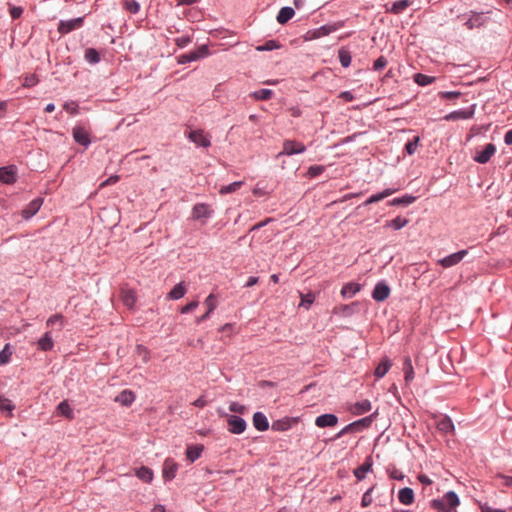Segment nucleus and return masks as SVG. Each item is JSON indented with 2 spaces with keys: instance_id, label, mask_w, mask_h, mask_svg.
I'll list each match as a JSON object with an SVG mask.
<instances>
[{
  "instance_id": "obj_15",
  "label": "nucleus",
  "mask_w": 512,
  "mask_h": 512,
  "mask_svg": "<svg viewBox=\"0 0 512 512\" xmlns=\"http://www.w3.org/2000/svg\"><path fill=\"white\" fill-rule=\"evenodd\" d=\"M212 210L207 204L199 203L193 207L192 216L194 219L209 218Z\"/></svg>"
},
{
  "instance_id": "obj_36",
  "label": "nucleus",
  "mask_w": 512,
  "mask_h": 512,
  "mask_svg": "<svg viewBox=\"0 0 512 512\" xmlns=\"http://www.w3.org/2000/svg\"><path fill=\"white\" fill-rule=\"evenodd\" d=\"M416 200V197L414 196H411V195H404L402 197H399V198H394L392 201L389 202L390 205L392 206H398V205H410L412 204L413 202H415Z\"/></svg>"
},
{
  "instance_id": "obj_31",
  "label": "nucleus",
  "mask_w": 512,
  "mask_h": 512,
  "mask_svg": "<svg viewBox=\"0 0 512 512\" xmlns=\"http://www.w3.org/2000/svg\"><path fill=\"white\" fill-rule=\"evenodd\" d=\"M54 346L50 332H46L43 337L38 340V347L42 351H50Z\"/></svg>"
},
{
  "instance_id": "obj_58",
  "label": "nucleus",
  "mask_w": 512,
  "mask_h": 512,
  "mask_svg": "<svg viewBox=\"0 0 512 512\" xmlns=\"http://www.w3.org/2000/svg\"><path fill=\"white\" fill-rule=\"evenodd\" d=\"M323 171H324V167L321 165L311 166L308 169V175L310 177H316V176H319L320 174H322Z\"/></svg>"
},
{
  "instance_id": "obj_16",
  "label": "nucleus",
  "mask_w": 512,
  "mask_h": 512,
  "mask_svg": "<svg viewBox=\"0 0 512 512\" xmlns=\"http://www.w3.org/2000/svg\"><path fill=\"white\" fill-rule=\"evenodd\" d=\"M473 114H474V110L473 109H470V110H457V111H453L449 114H447L446 116H444V119L447 120V121H456V120H461V119H470L473 117Z\"/></svg>"
},
{
  "instance_id": "obj_49",
  "label": "nucleus",
  "mask_w": 512,
  "mask_h": 512,
  "mask_svg": "<svg viewBox=\"0 0 512 512\" xmlns=\"http://www.w3.org/2000/svg\"><path fill=\"white\" fill-rule=\"evenodd\" d=\"M300 296H301V303H300V306H304L306 309H308L310 307V305L314 302L315 300V296L314 294L312 293H308V294H302L300 293Z\"/></svg>"
},
{
  "instance_id": "obj_64",
  "label": "nucleus",
  "mask_w": 512,
  "mask_h": 512,
  "mask_svg": "<svg viewBox=\"0 0 512 512\" xmlns=\"http://www.w3.org/2000/svg\"><path fill=\"white\" fill-rule=\"evenodd\" d=\"M387 65V60L381 56L374 62V69L381 70Z\"/></svg>"
},
{
  "instance_id": "obj_63",
  "label": "nucleus",
  "mask_w": 512,
  "mask_h": 512,
  "mask_svg": "<svg viewBox=\"0 0 512 512\" xmlns=\"http://www.w3.org/2000/svg\"><path fill=\"white\" fill-rule=\"evenodd\" d=\"M479 506H480L481 512H507L505 510L492 508L487 503H481Z\"/></svg>"
},
{
  "instance_id": "obj_30",
  "label": "nucleus",
  "mask_w": 512,
  "mask_h": 512,
  "mask_svg": "<svg viewBox=\"0 0 512 512\" xmlns=\"http://www.w3.org/2000/svg\"><path fill=\"white\" fill-rule=\"evenodd\" d=\"M412 2L410 0H399L392 4L391 8H388L387 11L393 14H400L405 11Z\"/></svg>"
},
{
  "instance_id": "obj_42",
  "label": "nucleus",
  "mask_w": 512,
  "mask_h": 512,
  "mask_svg": "<svg viewBox=\"0 0 512 512\" xmlns=\"http://www.w3.org/2000/svg\"><path fill=\"white\" fill-rule=\"evenodd\" d=\"M243 185L242 181H236L229 185L222 186L219 190L220 194L225 195L237 191Z\"/></svg>"
},
{
  "instance_id": "obj_1",
  "label": "nucleus",
  "mask_w": 512,
  "mask_h": 512,
  "mask_svg": "<svg viewBox=\"0 0 512 512\" xmlns=\"http://www.w3.org/2000/svg\"><path fill=\"white\" fill-rule=\"evenodd\" d=\"M460 500L453 491L447 492L442 499H434L431 501V507L437 512H456Z\"/></svg>"
},
{
  "instance_id": "obj_27",
  "label": "nucleus",
  "mask_w": 512,
  "mask_h": 512,
  "mask_svg": "<svg viewBox=\"0 0 512 512\" xmlns=\"http://www.w3.org/2000/svg\"><path fill=\"white\" fill-rule=\"evenodd\" d=\"M403 372L405 382L408 384L414 379V369L410 357H405L403 362Z\"/></svg>"
},
{
  "instance_id": "obj_45",
  "label": "nucleus",
  "mask_w": 512,
  "mask_h": 512,
  "mask_svg": "<svg viewBox=\"0 0 512 512\" xmlns=\"http://www.w3.org/2000/svg\"><path fill=\"white\" fill-rule=\"evenodd\" d=\"M12 351L10 350L9 344L0 351V365H4L10 361Z\"/></svg>"
},
{
  "instance_id": "obj_48",
  "label": "nucleus",
  "mask_w": 512,
  "mask_h": 512,
  "mask_svg": "<svg viewBox=\"0 0 512 512\" xmlns=\"http://www.w3.org/2000/svg\"><path fill=\"white\" fill-rule=\"evenodd\" d=\"M395 191L396 190H394V189H385L382 192L374 194L370 197L372 198V201L374 203H376V202H379V201L385 199L386 197L392 195Z\"/></svg>"
},
{
  "instance_id": "obj_28",
  "label": "nucleus",
  "mask_w": 512,
  "mask_h": 512,
  "mask_svg": "<svg viewBox=\"0 0 512 512\" xmlns=\"http://www.w3.org/2000/svg\"><path fill=\"white\" fill-rule=\"evenodd\" d=\"M371 402L367 399L353 405L351 411L355 415H361L371 410Z\"/></svg>"
},
{
  "instance_id": "obj_9",
  "label": "nucleus",
  "mask_w": 512,
  "mask_h": 512,
  "mask_svg": "<svg viewBox=\"0 0 512 512\" xmlns=\"http://www.w3.org/2000/svg\"><path fill=\"white\" fill-rule=\"evenodd\" d=\"M17 179V170L14 166L0 168V181L4 184H13Z\"/></svg>"
},
{
  "instance_id": "obj_24",
  "label": "nucleus",
  "mask_w": 512,
  "mask_h": 512,
  "mask_svg": "<svg viewBox=\"0 0 512 512\" xmlns=\"http://www.w3.org/2000/svg\"><path fill=\"white\" fill-rule=\"evenodd\" d=\"M121 300L126 307L132 308L136 303V296L134 291L130 289H122Z\"/></svg>"
},
{
  "instance_id": "obj_32",
  "label": "nucleus",
  "mask_w": 512,
  "mask_h": 512,
  "mask_svg": "<svg viewBox=\"0 0 512 512\" xmlns=\"http://www.w3.org/2000/svg\"><path fill=\"white\" fill-rule=\"evenodd\" d=\"M295 12L294 9L291 7H283L280 9L278 15H277V21L280 24L287 23L293 16Z\"/></svg>"
},
{
  "instance_id": "obj_40",
  "label": "nucleus",
  "mask_w": 512,
  "mask_h": 512,
  "mask_svg": "<svg viewBox=\"0 0 512 512\" xmlns=\"http://www.w3.org/2000/svg\"><path fill=\"white\" fill-rule=\"evenodd\" d=\"M338 56H339L340 63L343 67H348L350 65L351 54L348 50H346L345 48H341L338 51Z\"/></svg>"
},
{
  "instance_id": "obj_43",
  "label": "nucleus",
  "mask_w": 512,
  "mask_h": 512,
  "mask_svg": "<svg viewBox=\"0 0 512 512\" xmlns=\"http://www.w3.org/2000/svg\"><path fill=\"white\" fill-rule=\"evenodd\" d=\"M135 352L142 359V361L144 363H147L150 360V350L147 347H145L141 344H138L136 346Z\"/></svg>"
},
{
  "instance_id": "obj_23",
  "label": "nucleus",
  "mask_w": 512,
  "mask_h": 512,
  "mask_svg": "<svg viewBox=\"0 0 512 512\" xmlns=\"http://www.w3.org/2000/svg\"><path fill=\"white\" fill-rule=\"evenodd\" d=\"M203 445H189L186 449V457L190 462H194L197 460L202 452H203Z\"/></svg>"
},
{
  "instance_id": "obj_29",
  "label": "nucleus",
  "mask_w": 512,
  "mask_h": 512,
  "mask_svg": "<svg viewBox=\"0 0 512 512\" xmlns=\"http://www.w3.org/2000/svg\"><path fill=\"white\" fill-rule=\"evenodd\" d=\"M187 292L186 286L183 282L176 284L173 289L169 292L168 298L178 300L182 298Z\"/></svg>"
},
{
  "instance_id": "obj_39",
  "label": "nucleus",
  "mask_w": 512,
  "mask_h": 512,
  "mask_svg": "<svg viewBox=\"0 0 512 512\" xmlns=\"http://www.w3.org/2000/svg\"><path fill=\"white\" fill-rule=\"evenodd\" d=\"M273 91L270 89H261L258 91H255L251 94V97H253L256 100H268L272 97Z\"/></svg>"
},
{
  "instance_id": "obj_5",
  "label": "nucleus",
  "mask_w": 512,
  "mask_h": 512,
  "mask_svg": "<svg viewBox=\"0 0 512 512\" xmlns=\"http://www.w3.org/2000/svg\"><path fill=\"white\" fill-rule=\"evenodd\" d=\"M468 254V250H460L456 253L450 254L438 261V264L443 268H450L459 264L464 257Z\"/></svg>"
},
{
  "instance_id": "obj_59",
  "label": "nucleus",
  "mask_w": 512,
  "mask_h": 512,
  "mask_svg": "<svg viewBox=\"0 0 512 512\" xmlns=\"http://www.w3.org/2000/svg\"><path fill=\"white\" fill-rule=\"evenodd\" d=\"M496 480L499 481V485L501 486L512 487L511 476L499 475L497 476Z\"/></svg>"
},
{
  "instance_id": "obj_52",
  "label": "nucleus",
  "mask_w": 512,
  "mask_h": 512,
  "mask_svg": "<svg viewBox=\"0 0 512 512\" xmlns=\"http://www.w3.org/2000/svg\"><path fill=\"white\" fill-rule=\"evenodd\" d=\"M374 490V486H372L370 489H368L362 497L361 505L362 507H368L372 502V491Z\"/></svg>"
},
{
  "instance_id": "obj_26",
  "label": "nucleus",
  "mask_w": 512,
  "mask_h": 512,
  "mask_svg": "<svg viewBox=\"0 0 512 512\" xmlns=\"http://www.w3.org/2000/svg\"><path fill=\"white\" fill-rule=\"evenodd\" d=\"M392 366V363L390 361V359H388L387 357H385L379 364L378 366L376 367L375 369V372H374V375L377 377V378H382L386 375V373L389 371V369L391 368Z\"/></svg>"
},
{
  "instance_id": "obj_20",
  "label": "nucleus",
  "mask_w": 512,
  "mask_h": 512,
  "mask_svg": "<svg viewBox=\"0 0 512 512\" xmlns=\"http://www.w3.org/2000/svg\"><path fill=\"white\" fill-rule=\"evenodd\" d=\"M253 425L259 431H266L269 428L268 420L266 416L261 412L254 413Z\"/></svg>"
},
{
  "instance_id": "obj_14",
  "label": "nucleus",
  "mask_w": 512,
  "mask_h": 512,
  "mask_svg": "<svg viewBox=\"0 0 512 512\" xmlns=\"http://www.w3.org/2000/svg\"><path fill=\"white\" fill-rule=\"evenodd\" d=\"M42 205V199L36 198L32 200L22 211V216L25 219H29L34 216Z\"/></svg>"
},
{
  "instance_id": "obj_53",
  "label": "nucleus",
  "mask_w": 512,
  "mask_h": 512,
  "mask_svg": "<svg viewBox=\"0 0 512 512\" xmlns=\"http://www.w3.org/2000/svg\"><path fill=\"white\" fill-rule=\"evenodd\" d=\"M38 78L35 74H28L23 79V86L24 87H33L38 83Z\"/></svg>"
},
{
  "instance_id": "obj_10",
  "label": "nucleus",
  "mask_w": 512,
  "mask_h": 512,
  "mask_svg": "<svg viewBox=\"0 0 512 512\" xmlns=\"http://www.w3.org/2000/svg\"><path fill=\"white\" fill-rule=\"evenodd\" d=\"M390 295V288L385 282H379L374 287L372 297L375 301L382 302Z\"/></svg>"
},
{
  "instance_id": "obj_35",
  "label": "nucleus",
  "mask_w": 512,
  "mask_h": 512,
  "mask_svg": "<svg viewBox=\"0 0 512 512\" xmlns=\"http://www.w3.org/2000/svg\"><path fill=\"white\" fill-rule=\"evenodd\" d=\"M176 471H177L176 464L169 460H166L164 463V469H163L164 477L170 480L175 477Z\"/></svg>"
},
{
  "instance_id": "obj_51",
  "label": "nucleus",
  "mask_w": 512,
  "mask_h": 512,
  "mask_svg": "<svg viewBox=\"0 0 512 512\" xmlns=\"http://www.w3.org/2000/svg\"><path fill=\"white\" fill-rule=\"evenodd\" d=\"M482 25V21H481V16L480 15H476L470 19H468L466 22H465V26L468 28V29H474L475 27H479Z\"/></svg>"
},
{
  "instance_id": "obj_46",
  "label": "nucleus",
  "mask_w": 512,
  "mask_h": 512,
  "mask_svg": "<svg viewBox=\"0 0 512 512\" xmlns=\"http://www.w3.org/2000/svg\"><path fill=\"white\" fill-rule=\"evenodd\" d=\"M419 142H420V137L419 136H415L411 141H409L405 145V150L407 151V153L409 155H412V154L415 153V151L417 150V147L419 145Z\"/></svg>"
},
{
  "instance_id": "obj_13",
  "label": "nucleus",
  "mask_w": 512,
  "mask_h": 512,
  "mask_svg": "<svg viewBox=\"0 0 512 512\" xmlns=\"http://www.w3.org/2000/svg\"><path fill=\"white\" fill-rule=\"evenodd\" d=\"M335 30H336L335 26L324 25V26H321V27H319L317 29H314L312 31H308L306 39L307 40H312V39H317V38H320V37H323V36H327V35H329L331 32H333Z\"/></svg>"
},
{
  "instance_id": "obj_8",
  "label": "nucleus",
  "mask_w": 512,
  "mask_h": 512,
  "mask_svg": "<svg viewBox=\"0 0 512 512\" xmlns=\"http://www.w3.org/2000/svg\"><path fill=\"white\" fill-rule=\"evenodd\" d=\"M188 138L198 146L209 147L211 142L203 130H191L188 133Z\"/></svg>"
},
{
  "instance_id": "obj_37",
  "label": "nucleus",
  "mask_w": 512,
  "mask_h": 512,
  "mask_svg": "<svg viewBox=\"0 0 512 512\" xmlns=\"http://www.w3.org/2000/svg\"><path fill=\"white\" fill-rule=\"evenodd\" d=\"M136 475L139 479L149 483L153 478V472L148 467H141L137 470Z\"/></svg>"
},
{
  "instance_id": "obj_44",
  "label": "nucleus",
  "mask_w": 512,
  "mask_h": 512,
  "mask_svg": "<svg viewBox=\"0 0 512 512\" xmlns=\"http://www.w3.org/2000/svg\"><path fill=\"white\" fill-rule=\"evenodd\" d=\"M418 480L421 482V484L423 485V491L424 492H427L428 495H431L432 494V490L430 488V486L432 485L433 483V480L431 478H429L427 475L425 474H419L418 475Z\"/></svg>"
},
{
  "instance_id": "obj_2",
  "label": "nucleus",
  "mask_w": 512,
  "mask_h": 512,
  "mask_svg": "<svg viewBox=\"0 0 512 512\" xmlns=\"http://www.w3.org/2000/svg\"><path fill=\"white\" fill-rule=\"evenodd\" d=\"M495 152L496 146L492 143H488L481 150L476 151L473 159L480 164H485L490 161Z\"/></svg>"
},
{
  "instance_id": "obj_41",
  "label": "nucleus",
  "mask_w": 512,
  "mask_h": 512,
  "mask_svg": "<svg viewBox=\"0 0 512 512\" xmlns=\"http://www.w3.org/2000/svg\"><path fill=\"white\" fill-rule=\"evenodd\" d=\"M434 80V77L425 74L417 73L414 75V81L420 86H426L428 84H431Z\"/></svg>"
},
{
  "instance_id": "obj_6",
  "label": "nucleus",
  "mask_w": 512,
  "mask_h": 512,
  "mask_svg": "<svg viewBox=\"0 0 512 512\" xmlns=\"http://www.w3.org/2000/svg\"><path fill=\"white\" fill-rule=\"evenodd\" d=\"M228 430L233 434H241L246 429V422L239 416L228 415L227 416Z\"/></svg>"
},
{
  "instance_id": "obj_62",
  "label": "nucleus",
  "mask_w": 512,
  "mask_h": 512,
  "mask_svg": "<svg viewBox=\"0 0 512 512\" xmlns=\"http://www.w3.org/2000/svg\"><path fill=\"white\" fill-rule=\"evenodd\" d=\"M63 107L67 112H69L72 115H75L78 113V105L74 102L65 103Z\"/></svg>"
},
{
  "instance_id": "obj_3",
  "label": "nucleus",
  "mask_w": 512,
  "mask_h": 512,
  "mask_svg": "<svg viewBox=\"0 0 512 512\" xmlns=\"http://www.w3.org/2000/svg\"><path fill=\"white\" fill-rule=\"evenodd\" d=\"M306 150V147L304 144L294 141V140H285L283 142V149L282 151L277 155L279 158L282 155H293L298 153H303Z\"/></svg>"
},
{
  "instance_id": "obj_17",
  "label": "nucleus",
  "mask_w": 512,
  "mask_h": 512,
  "mask_svg": "<svg viewBox=\"0 0 512 512\" xmlns=\"http://www.w3.org/2000/svg\"><path fill=\"white\" fill-rule=\"evenodd\" d=\"M204 304L207 306V312L202 315L201 317L197 318L196 322L201 323L209 318L210 314L214 311V309L217 307V300L214 294H210Z\"/></svg>"
},
{
  "instance_id": "obj_25",
  "label": "nucleus",
  "mask_w": 512,
  "mask_h": 512,
  "mask_svg": "<svg viewBox=\"0 0 512 512\" xmlns=\"http://www.w3.org/2000/svg\"><path fill=\"white\" fill-rule=\"evenodd\" d=\"M361 290V285L358 283H347L341 289V295L344 298L352 297Z\"/></svg>"
},
{
  "instance_id": "obj_54",
  "label": "nucleus",
  "mask_w": 512,
  "mask_h": 512,
  "mask_svg": "<svg viewBox=\"0 0 512 512\" xmlns=\"http://www.w3.org/2000/svg\"><path fill=\"white\" fill-rule=\"evenodd\" d=\"M174 41H175V44H176L179 48H184V47H186L189 43H191L192 38H191V36H189V35H184V36H181V37L176 38Z\"/></svg>"
},
{
  "instance_id": "obj_61",
  "label": "nucleus",
  "mask_w": 512,
  "mask_h": 512,
  "mask_svg": "<svg viewBox=\"0 0 512 512\" xmlns=\"http://www.w3.org/2000/svg\"><path fill=\"white\" fill-rule=\"evenodd\" d=\"M198 301H192L181 308V313L186 314L192 312L198 307Z\"/></svg>"
},
{
  "instance_id": "obj_21",
  "label": "nucleus",
  "mask_w": 512,
  "mask_h": 512,
  "mask_svg": "<svg viewBox=\"0 0 512 512\" xmlns=\"http://www.w3.org/2000/svg\"><path fill=\"white\" fill-rule=\"evenodd\" d=\"M135 400V394L130 390H123L116 396L115 401L123 406H129Z\"/></svg>"
},
{
  "instance_id": "obj_38",
  "label": "nucleus",
  "mask_w": 512,
  "mask_h": 512,
  "mask_svg": "<svg viewBox=\"0 0 512 512\" xmlns=\"http://www.w3.org/2000/svg\"><path fill=\"white\" fill-rule=\"evenodd\" d=\"M85 59L91 64H96L100 61V55L94 48H88L85 51Z\"/></svg>"
},
{
  "instance_id": "obj_60",
  "label": "nucleus",
  "mask_w": 512,
  "mask_h": 512,
  "mask_svg": "<svg viewBox=\"0 0 512 512\" xmlns=\"http://www.w3.org/2000/svg\"><path fill=\"white\" fill-rule=\"evenodd\" d=\"M356 428H357V427H356V425H355V423H354V422H353V423H350V424H348L347 426H345V427H344L340 432H338V433L336 434V438H340V437H342V436H343V435H345V434L351 433V432H353Z\"/></svg>"
},
{
  "instance_id": "obj_33",
  "label": "nucleus",
  "mask_w": 512,
  "mask_h": 512,
  "mask_svg": "<svg viewBox=\"0 0 512 512\" xmlns=\"http://www.w3.org/2000/svg\"><path fill=\"white\" fill-rule=\"evenodd\" d=\"M57 412L59 415L67 418V419H73L74 418V412L73 409L70 407L69 403L67 401H62L57 406Z\"/></svg>"
},
{
  "instance_id": "obj_22",
  "label": "nucleus",
  "mask_w": 512,
  "mask_h": 512,
  "mask_svg": "<svg viewBox=\"0 0 512 512\" xmlns=\"http://www.w3.org/2000/svg\"><path fill=\"white\" fill-rule=\"evenodd\" d=\"M399 501L404 505H411L414 502V492L411 488H402L398 493Z\"/></svg>"
},
{
  "instance_id": "obj_18",
  "label": "nucleus",
  "mask_w": 512,
  "mask_h": 512,
  "mask_svg": "<svg viewBox=\"0 0 512 512\" xmlns=\"http://www.w3.org/2000/svg\"><path fill=\"white\" fill-rule=\"evenodd\" d=\"M373 465L372 457L368 456L364 463L354 470V475L358 480H362L365 478V474L371 470Z\"/></svg>"
},
{
  "instance_id": "obj_11",
  "label": "nucleus",
  "mask_w": 512,
  "mask_h": 512,
  "mask_svg": "<svg viewBox=\"0 0 512 512\" xmlns=\"http://www.w3.org/2000/svg\"><path fill=\"white\" fill-rule=\"evenodd\" d=\"M82 24H83L82 17L67 20V21H60L59 26H58V31L61 34H66V33L73 31L74 29L81 27Z\"/></svg>"
},
{
  "instance_id": "obj_7",
  "label": "nucleus",
  "mask_w": 512,
  "mask_h": 512,
  "mask_svg": "<svg viewBox=\"0 0 512 512\" xmlns=\"http://www.w3.org/2000/svg\"><path fill=\"white\" fill-rule=\"evenodd\" d=\"M74 140L85 147H87L90 143V134L83 126H75L72 131Z\"/></svg>"
},
{
  "instance_id": "obj_50",
  "label": "nucleus",
  "mask_w": 512,
  "mask_h": 512,
  "mask_svg": "<svg viewBox=\"0 0 512 512\" xmlns=\"http://www.w3.org/2000/svg\"><path fill=\"white\" fill-rule=\"evenodd\" d=\"M279 47H280V45L276 41L269 40L264 45L257 46L256 50L257 51H271L274 49H278Z\"/></svg>"
},
{
  "instance_id": "obj_34",
  "label": "nucleus",
  "mask_w": 512,
  "mask_h": 512,
  "mask_svg": "<svg viewBox=\"0 0 512 512\" xmlns=\"http://www.w3.org/2000/svg\"><path fill=\"white\" fill-rule=\"evenodd\" d=\"M408 223H409V220L407 218L398 216L395 219L386 221L385 227H391L395 230H400L403 227H405Z\"/></svg>"
},
{
  "instance_id": "obj_12",
  "label": "nucleus",
  "mask_w": 512,
  "mask_h": 512,
  "mask_svg": "<svg viewBox=\"0 0 512 512\" xmlns=\"http://www.w3.org/2000/svg\"><path fill=\"white\" fill-rule=\"evenodd\" d=\"M338 423V417L334 414H322L315 419V425L319 428L334 427Z\"/></svg>"
},
{
  "instance_id": "obj_4",
  "label": "nucleus",
  "mask_w": 512,
  "mask_h": 512,
  "mask_svg": "<svg viewBox=\"0 0 512 512\" xmlns=\"http://www.w3.org/2000/svg\"><path fill=\"white\" fill-rule=\"evenodd\" d=\"M208 54H209L208 47L206 45H202L198 48L197 51H191L189 53L182 54L181 56H179L178 63L185 64L188 62L196 61L202 57L207 56Z\"/></svg>"
},
{
  "instance_id": "obj_47",
  "label": "nucleus",
  "mask_w": 512,
  "mask_h": 512,
  "mask_svg": "<svg viewBox=\"0 0 512 512\" xmlns=\"http://www.w3.org/2000/svg\"><path fill=\"white\" fill-rule=\"evenodd\" d=\"M14 409V405L11 401L5 398L3 395H0V410L8 411L10 415H12V411Z\"/></svg>"
},
{
  "instance_id": "obj_19",
  "label": "nucleus",
  "mask_w": 512,
  "mask_h": 512,
  "mask_svg": "<svg viewBox=\"0 0 512 512\" xmlns=\"http://www.w3.org/2000/svg\"><path fill=\"white\" fill-rule=\"evenodd\" d=\"M437 429L445 434L454 432V424L448 416H443L437 421Z\"/></svg>"
},
{
  "instance_id": "obj_55",
  "label": "nucleus",
  "mask_w": 512,
  "mask_h": 512,
  "mask_svg": "<svg viewBox=\"0 0 512 512\" xmlns=\"http://www.w3.org/2000/svg\"><path fill=\"white\" fill-rule=\"evenodd\" d=\"M125 8L131 13H137L139 11V4L135 0H125Z\"/></svg>"
},
{
  "instance_id": "obj_57",
  "label": "nucleus",
  "mask_w": 512,
  "mask_h": 512,
  "mask_svg": "<svg viewBox=\"0 0 512 512\" xmlns=\"http://www.w3.org/2000/svg\"><path fill=\"white\" fill-rule=\"evenodd\" d=\"M56 323H59L60 327L63 326V317H62V315L55 314V315L51 316L50 318H48V320L46 322L47 326H53Z\"/></svg>"
},
{
  "instance_id": "obj_56",
  "label": "nucleus",
  "mask_w": 512,
  "mask_h": 512,
  "mask_svg": "<svg viewBox=\"0 0 512 512\" xmlns=\"http://www.w3.org/2000/svg\"><path fill=\"white\" fill-rule=\"evenodd\" d=\"M229 410L234 413L244 414L247 408L238 402H232L229 406Z\"/></svg>"
}]
</instances>
